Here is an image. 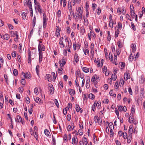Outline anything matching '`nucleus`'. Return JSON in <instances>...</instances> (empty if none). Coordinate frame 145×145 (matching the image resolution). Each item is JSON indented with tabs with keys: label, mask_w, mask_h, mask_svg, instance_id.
Returning <instances> with one entry per match:
<instances>
[{
	"label": "nucleus",
	"mask_w": 145,
	"mask_h": 145,
	"mask_svg": "<svg viewBox=\"0 0 145 145\" xmlns=\"http://www.w3.org/2000/svg\"><path fill=\"white\" fill-rule=\"evenodd\" d=\"M94 119L95 123L97 122L98 124L100 125L101 124L102 119L101 118H99L97 116H95Z\"/></svg>",
	"instance_id": "1"
},
{
	"label": "nucleus",
	"mask_w": 145,
	"mask_h": 145,
	"mask_svg": "<svg viewBox=\"0 0 145 145\" xmlns=\"http://www.w3.org/2000/svg\"><path fill=\"white\" fill-rule=\"evenodd\" d=\"M38 49L39 51V53H42V51L45 50V46L43 45L40 44L38 46Z\"/></svg>",
	"instance_id": "2"
},
{
	"label": "nucleus",
	"mask_w": 145,
	"mask_h": 145,
	"mask_svg": "<svg viewBox=\"0 0 145 145\" xmlns=\"http://www.w3.org/2000/svg\"><path fill=\"white\" fill-rule=\"evenodd\" d=\"M31 52L29 50H28V63H30V64H31Z\"/></svg>",
	"instance_id": "3"
},
{
	"label": "nucleus",
	"mask_w": 145,
	"mask_h": 145,
	"mask_svg": "<svg viewBox=\"0 0 145 145\" xmlns=\"http://www.w3.org/2000/svg\"><path fill=\"white\" fill-rule=\"evenodd\" d=\"M30 73H22V75H23L24 78L29 79L31 78V74Z\"/></svg>",
	"instance_id": "4"
},
{
	"label": "nucleus",
	"mask_w": 145,
	"mask_h": 145,
	"mask_svg": "<svg viewBox=\"0 0 145 145\" xmlns=\"http://www.w3.org/2000/svg\"><path fill=\"white\" fill-rule=\"evenodd\" d=\"M16 117L19 122H21L22 124H24L23 119H22L20 116L17 115Z\"/></svg>",
	"instance_id": "5"
},
{
	"label": "nucleus",
	"mask_w": 145,
	"mask_h": 145,
	"mask_svg": "<svg viewBox=\"0 0 145 145\" xmlns=\"http://www.w3.org/2000/svg\"><path fill=\"white\" fill-rule=\"evenodd\" d=\"M78 15L82 19V14L83 13V10L81 9V7H80L78 8Z\"/></svg>",
	"instance_id": "6"
},
{
	"label": "nucleus",
	"mask_w": 145,
	"mask_h": 145,
	"mask_svg": "<svg viewBox=\"0 0 145 145\" xmlns=\"http://www.w3.org/2000/svg\"><path fill=\"white\" fill-rule=\"evenodd\" d=\"M35 101L37 103H39L40 104H41L42 102L41 101V99L38 97H36V98H34Z\"/></svg>",
	"instance_id": "7"
},
{
	"label": "nucleus",
	"mask_w": 145,
	"mask_h": 145,
	"mask_svg": "<svg viewBox=\"0 0 145 145\" xmlns=\"http://www.w3.org/2000/svg\"><path fill=\"white\" fill-rule=\"evenodd\" d=\"M133 126L131 125H130L129 129V135H131L133 131Z\"/></svg>",
	"instance_id": "8"
},
{
	"label": "nucleus",
	"mask_w": 145,
	"mask_h": 145,
	"mask_svg": "<svg viewBox=\"0 0 145 145\" xmlns=\"http://www.w3.org/2000/svg\"><path fill=\"white\" fill-rule=\"evenodd\" d=\"M1 37L4 39L8 40L9 38V36L8 34H5L2 35Z\"/></svg>",
	"instance_id": "9"
},
{
	"label": "nucleus",
	"mask_w": 145,
	"mask_h": 145,
	"mask_svg": "<svg viewBox=\"0 0 145 145\" xmlns=\"http://www.w3.org/2000/svg\"><path fill=\"white\" fill-rule=\"evenodd\" d=\"M140 83L141 84H143L145 81V78L144 75H142L141 77V79L139 80Z\"/></svg>",
	"instance_id": "10"
},
{
	"label": "nucleus",
	"mask_w": 145,
	"mask_h": 145,
	"mask_svg": "<svg viewBox=\"0 0 145 145\" xmlns=\"http://www.w3.org/2000/svg\"><path fill=\"white\" fill-rule=\"evenodd\" d=\"M82 71L84 72H89V68L84 67H82Z\"/></svg>",
	"instance_id": "11"
},
{
	"label": "nucleus",
	"mask_w": 145,
	"mask_h": 145,
	"mask_svg": "<svg viewBox=\"0 0 145 145\" xmlns=\"http://www.w3.org/2000/svg\"><path fill=\"white\" fill-rule=\"evenodd\" d=\"M80 32L82 35H84L85 33V28L84 26H82L80 27Z\"/></svg>",
	"instance_id": "12"
},
{
	"label": "nucleus",
	"mask_w": 145,
	"mask_h": 145,
	"mask_svg": "<svg viewBox=\"0 0 145 145\" xmlns=\"http://www.w3.org/2000/svg\"><path fill=\"white\" fill-rule=\"evenodd\" d=\"M34 0V2L35 4V8L36 9V8L38 9V8L40 7V6L38 2H37V0Z\"/></svg>",
	"instance_id": "13"
},
{
	"label": "nucleus",
	"mask_w": 145,
	"mask_h": 145,
	"mask_svg": "<svg viewBox=\"0 0 145 145\" xmlns=\"http://www.w3.org/2000/svg\"><path fill=\"white\" fill-rule=\"evenodd\" d=\"M63 37L60 38L59 39V44L60 45H62V48H64L65 47V45L63 43Z\"/></svg>",
	"instance_id": "14"
},
{
	"label": "nucleus",
	"mask_w": 145,
	"mask_h": 145,
	"mask_svg": "<svg viewBox=\"0 0 145 145\" xmlns=\"http://www.w3.org/2000/svg\"><path fill=\"white\" fill-rule=\"evenodd\" d=\"M117 78V76L115 73H114L112 75L111 78L113 81H115L116 80Z\"/></svg>",
	"instance_id": "15"
},
{
	"label": "nucleus",
	"mask_w": 145,
	"mask_h": 145,
	"mask_svg": "<svg viewBox=\"0 0 145 145\" xmlns=\"http://www.w3.org/2000/svg\"><path fill=\"white\" fill-rule=\"evenodd\" d=\"M76 142L77 143L78 142L77 138L76 137H73L72 138V143L73 144H75L76 143Z\"/></svg>",
	"instance_id": "16"
},
{
	"label": "nucleus",
	"mask_w": 145,
	"mask_h": 145,
	"mask_svg": "<svg viewBox=\"0 0 145 145\" xmlns=\"http://www.w3.org/2000/svg\"><path fill=\"white\" fill-rule=\"evenodd\" d=\"M36 18L35 17V15L33 19V22L32 23V26L33 27V28H34L35 27V24H36Z\"/></svg>",
	"instance_id": "17"
},
{
	"label": "nucleus",
	"mask_w": 145,
	"mask_h": 145,
	"mask_svg": "<svg viewBox=\"0 0 145 145\" xmlns=\"http://www.w3.org/2000/svg\"><path fill=\"white\" fill-rule=\"evenodd\" d=\"M69 94L72 96L73 95L75 94V92L74 90L71 89H69Z\"/></svg>",
	"instance_id": "18"
},
{
	"label": "nucleus",
	"mask_w": 145,
	"mask_h": 145,
	"mask_svg": "<svg viewBox=\"0 0 145 145\" xmlns=\"http://www.w3.org/2000/svg\"><path fill=\"white\" fill-rule=\"evenodd\" d=\"M118 45L120 48H121L123 47V44L121 40L118 41Z\"/></svg>",
	"instance_id": "19"
},
{
	"label": "nucleus",
	"mask_w": 145,
	"mask_h": 145,
	"mask_svg": "<svg viewBox=\"0 0 145 145\" xmlns=\"http://www.w3.org/2000/svg\"><path fill=\"white\" fill-rule=\"evenodd\" d=\"M74 59L76 63H77L78 61L79 58L78 56V55L76 54L75 53L74 56Z\"/></svg>",
	"instance_id": "20"
},
{
	"label": "nucleus",
	"mask_w": 145,
	"mask_h": 145,
	"mask_svg": "<svg viewBox=\"0 0 145 145\" xmlns=\"http://www.w3.org/2000/svg\"><path fill=\"white\" fill-rule=\"evenodd\" d=\"M129 136L127 138V142L129 143L132 139V135H129Z\"/></svg>",
	"instance_id": "21"
},
{
	"label": "nucleus",
	"mask_w": 145,
	"mask_h": 145,
	"mask_svg": "<svg viewBox=\"0 0 145 145\" xmlns=\"http://www.w3.org/2000/svg\"><path fill=\"white\" fill-rule=\"evenodd\" d=\"M108 126H109L110 129H114V126L113 124V123L112 122H110L108 123Z\"/></svg>",
	"instance_id": "22"
},
{
	"label": "nucleus",
	"mask_w": 145,
	"mask_h": 145,
	"mask_svg": "<svg viewBox=\"0 0 145 145\" xmlns=\"http://www.w3.org/2000/svg\"><path fill=\"white\" fill-rule=\"evenodd\" d=\"M120 32L118 29L116 31H115V37L116 38L118 37V34Z\"/></svg>",
	"instance_id": "23"
},
{
	"label": "nucleus",
	"mask_w": 145,
	"mask_h": 145,
	"mask_svg": "<svg viewBox=\"0 0 145 145\" xmlns=\"http://www.w3.org/2000/svg\"><path fill=\"white\" fill-rule=\"evenodd\" d=\"M131 48L132 52L134 53L136 51V48L135 47V46H134V44H132Z\"/></svg>",
	"instance_id": "24"
},
{
	"label": "nucleus",
	"mask_w": 145,
	"mask_h": 145,
	"mask_svg": "<svg viewBox=\"0 0 145 145\" xmlns=\"http://www.w3.org/2000/svg\"><path fill=\"white\" fill-rule=\"evenodd\" d=\"M124 77L125 80H127L129 78V76L128 73H124Z\"/></svg>",
	"instance_id": "25"
},
{
	"label": "nucleus",
	"mask_w": 145,
	"mask_h": 145,
	"mask_svg": "<svg viewBox=\"0 0 145 145\" xmlns=\"http://www.w3.org/2000/svg\"><path fill=\"white\" fill-rule=\"evenodd\" d=\"M84 139L83 138L82 139V140L84 142V144H85L86 145H87L88 143L87 139L85 137H84Z\"/></svg>",
	"instance_id": "26"
},
{
	"label": "nucleus",
	"mask_w": 145,
	"mask_h": 145,
	"mask_svg": "<svg viewBox=\"0 0 145 145\" xmlns=\"http://www.w3.org/2000/svg\"><path fill=\"white\" fill-rule=\"evenodd\" d=\"M111 96H113L114 97H116V95L115 94L113 93V90H111L109 92Z\"/></svg>",
	"instance_id": "27"
},
{
	"label": "nucleus",
	"mask_w": 145,
	"mask_h": 145,
	"mask_svg": "<svg viewBox=\"0 0 145 145\" xmlns=\"http://www.w3.org/2000/svg\"><path fill=\"white\" fill-rule=\"evenodd\" d=\"M89 98L91 99H93L95 98V96L92 93H90L89 94Z\"/></svg>",
	"instance_id": "28"
},
{
	"label": "nucleus",
	"mask_w": 145,
	"mask_h": 145,
	"mask_svg": "<svg viewBox=\"0 0 145 145\" xmlns=\"http://www.w3.org/2000/svg\"><path fill=\"white\" fill-rule=\"evenodd\" d=\"M25 79L24 77H23V78L21 80V83L23 85H25L26 83V81L25 80Z\"/></svg>",
	"instance_id": "29"
},
{
	"label": "nucleus",
	"mask_w": 145,
	"mask_h": 145,
	"mask_svg": "<svg viewBox=\"0 0 145 145\" xmlns=\"http://www.w3.org/2000/svg\"><path fill=\"white\" fill-rule=\"evenodd\" d=\"M43 27L45 28V17H44V13H43Z\"/></svg>",
	"instance_id": "30"
},
{
	"label": "nucleus",
	"mask_w": 145,
	"mask_h": 145,
	"mask_svg": "<svg viewBox=\"0 0 145 145\" xmlns=\"http://www.w3.org/2000/svg\"><path fill=\"white\" fill-rule=\"evenodd\" d=\"M39 62H41L42 59V53H39Z\"/></svg>",
	"instance_id": "31"
},
{
	"label": "nucleus",
	"mask_w": 145,
	"mask_h": 145,
	"mask_svg": "<svg viewBox=\"0 0 145 145\" xmlns=\"http://www.w3.org/2000/svg\"><path fill=\"white\" fill-rule=\"evenodd\" d=\"M134 12V11L133 10L132 8L131 9L130 13L131 15V16H135V13Z\"/></svg>",
	"instance_id": "32"
},
{
	"label": "nucleus",
	"mask_w": 145,
	"mask_h": 145,
	"mask_svg": "<svg viewBox=\"0 0 145 145\" xmlns=\"http://www.w3.org/2000/svg\"><path fill=\"white\" fill-rule=\"evenodd\" d=\"M48 90L50 91V94H53L54 92V88H48Z\"/></svg>",
	"instance_id": "33"
},
{
	"label": "nucleus",
	"mask_w": 145,
	"mask_h": 145,
	"mask_svg": "<svg viewBox=\"0 0 145 145\" xmlns=\"http://www.w3.org/2000/svg\"><path fill=\"white\" fill-rule=\"evenodd\" d=\"M72 128V127L70 125H69L67 127V130L68 131H71Z\"/></svg>",
	"instance_id": "34"
},
{
	"label": "nucleus",
	"mask_w": 145,
	"mask_h": 145,
	"mask_svg": "<svg viewBox=\"0 0 145 145\" xmlns=\"http://www.w3.org/2000/svg\"><path fill=\"white\" fill-rule=\"evenodd\" d=\"M18 90H19V92L20 93H22L24 91V89H23V87H19L18 88Z\"/></svg>",
	"instance_id": "35"
},
{
	"label": "nucleus",
	"mask_w": 145,
	"mask_h": 145,
	"mask_svg": "<svg viewBox=\"0 0 145 145\" xmlns=\"http://www.w3.org/2000/svg\"><path fill=\"white\" fill-rule=\"evenodd\" d=\"M4 77L5 80V81L7 83H8V76L7 74H4Z\"/></svg>",
	"instance_id": "36"
},
{
	"label": "nucleus",
	"mask_w": 145,
	"mask_h": 145,
	"mask_svg": "<svg viewBox=\"0 0 145 145\" xmlns=\"http://www.w3.org/2000/svg\"><path fill=\"white\" fill-rule=\"evenodd\" d=\"M107 67L105 66L103 68V72H107Z\"/></svg>",
	"instance_id": "37"
},
{
	"label": "nucleus",
	"mask_w": 145,
	"mask_h": 145,
	"mask_svg": "<svg viewBox=\"0 0 145 145\" xmlns=\"http://www.w3.org/2000/svg\"><path fill=\"white\" fill-rule=\"evenodd\" d=\"M118 83V82H116L115 83L114 87L115 89H118L119 88Z\"/></svg>",
	"instance_id": "38"
},
{
	"label": "nucleus",
	"mask_w": 145,
	"mask_h": 145,
	"mask_svg": "<svg viewBox=\"0 0 145 145\" xmlns=\"http://www.w3.org/2000/svg\"><path fill=\"white\" fill-rule=\"evenodd\" d=\"M114 132L112 130V129H110V137H113L114 135Z\"/></svg>",
	"instance_id": "39"
},
{
	"label": "nucleus",
	"mask_w": 145,
	"mask_h": 145,
	"mask_svg": "<svg viewBox=\"0 0 145 145\" xmlns=\"http://www.w3.org/2000/svg\"><path fill=\"white\" fill-rule=\"evenodd\" d=\"M123 137L124 139H126L127 137V134L126 132H124L123 133Z\"/></svg>",
	"instance_id": "40"
},
{
	"label": "nucleus",
	"mask_w": 145,
	"mask_h": 145,
	"mask_svg": "<svg viewBox=\"0 0 145 145\" xmlns=\"http://www.w3.org/2000/svg\"><path fill=\"white\" fill-rule=\"evenodd\" d=\"M77 75H79V74H80V76L81 79H83L84 76V74L83 73H77Z\"/></svg>",
	"instance_id": "41"
},
{
	"label": "nucleus",
	"mask_w": 145,
	"mask_h": 145,
	"mask_svg": "<svg viewBox=\"0 0 145 145\" xmlns=\"http://www.w3.org/2000/svg\"><path fill=\"white\" fill-rule=\"evenodd\" d=\"M116 52L117 53V54L118 56L120 54V53H121V50L120 49H118L116 50Z\"/></svg>",
	"instance_id": "42"
},
{
	"label": "nucleus",
	"mask_w": 145,
	"mask_h": 145,
	"mask_svg": "<svg viewBox=\"0 0 145 145\" xmlns=\"http://www.w3.org/2000/svg\"><path fill=\"white\" fill-rule=\"evenodd\" d=\"M90 33H91V37L93 38L94 37V38H95V34H94V32H93V31H91Z\"/></svg>",
	"instance_id": "43"
},
{
	"label": "nucleus",
	"mask_w": 145,
	"mask_h": 145,
	"mask_svg": "<svg viewBox=\"0 0 145 145\" xmlns=\"http://www.w3.org/2000/svg\"><path fill=\"white\" fill-rule=\"evenodd\" d=\"M54 100L55 103L57 107H59V105L57 100L56 99H55Z\"/></svg>",
	"instance_id": "44"
},
{
	"label": "nucleus",
	"mask_w": 145,
	"mask_h": 145,
	"mask_svg": "<svg viewBox=\"0 0 145 145\" xmlns=\"http://www.w3.org/2000/svg\"><path fill=\"white\" fill-rule=\"evenodd\" d=\"M135 106L134 105L132 106L131 111V112H133V113L135 112Z\"/></svg>",
	"instance_id": "45"
},
{
	"label": "nucleus",
	"mask_w": 145,
	"mask_h": 145,
	"mask_svg": "<svg viewBox=\"0 0 145 145\" xmlns=\"http://www.w3.org/2000/svg\"><path fill=\"white\" fill-rule=\"evenodd\" d=\"M134 114V113H133V112H131V113L129 115V117L130 118H131V119H132V120H134V116H133V114Z\"/></svg>",
	"instance_id": "46"
},
{
	"label": "nucleus",
	"mask_w": 145,
	"mask_h": 145,
	"mask_svg": "<svg viewBox=\"0 0 145 145\" xmlns=\"http://www.w3.org/2000/svg\"><path fill=\"white\" fill-rule=\"evenodd\" d=\"M46 136H50V133L49 132V131L47 129H46Z\"/></svg>",
	"instance_id": "47"
},
{
	"label": "nucleus",
	"mask_w": 145,
	"mask_h": 145,
	"mask_svg": "<svg viewBox=\"0 0 145 145\" xmlns=\"http://www.w3.org/2000/svg\"><path fill=\"white\" fill-rule=\"evenodd\" d=\"M76 110L77 112H79V109L80 108V106L79 105H77V104L76 105Z\"/></svg>",
	"instance_id": "48"
},
{
	"label": "nucleus",
	"mask_w": 145,
	"mask_h": 145,
	"mask_svg": "<svg viewBox=\"0 0 145 145\" xmlns=\"http://www.w3.org/2000/svg\"><path fill=\"white\" fill-rule=\"evenodd\" d=\"M62 63H63V64L65 65L66 61V59L65 58L63 57L62 58Z\"/></svg>",
	"instance_id": "49"
},
{
	"label": "nucleus",
	"mask_w": 145,
	"mask_h": 145,
	"mask_svg": "<svg viewBox=\"0 0 145 145\" xmlns=\"http://www.w3.org/2000/svg\"><path fill=\"white\" fill-rule=\"evenodd\" d=\"M34 91L35 93L38 94L39 93L38 89L37 88H35L34 89Z\"/></svg>",
	"instance_id": "50"
},
{
	"label": "nucleus",
	"mask_w": 145,
	"mask_h": 145,
	"mask_svg": "<svg viewBox=\"0 0 145 145\" xmlns=\"http://www.w3.org/2000/svg\"><path fill=\"white\" fill-rule=\"evenodd\" d=\"M23 19L25 20L26 18V14L25 12H23L22 14Z\"/></svg>",
	"instance_id": "51"
},
{
	"label": "nucleus",
	"mask_w": 145,
	"mask_h": 145,
	"mask_svg": "<svg viewBox=\"0 0 145 145\" xmlns=\"http://www.w3.org/2000/svg\"><path fill=\"white\" fill-rule=\"evenodd\" d=\"M56 35L58 37V36H59L60 34V30H56Z\"/></svg>",
	"instance_id": "52"
},
{
	"label": "nucleus",
	"mask_w": 145,
	"mask_h": 145,
	"mask_svg": "<svg viewBox=\"0 0 145 145\" xmlns=\"http://www.w3.org/2000/svg\"><path fill=\"white\" fill-rule=\"evenodd\" d=\"M128 91H129V93L130 95H132V94H133L132 91V90L131 87H130L129 88Z\"/></svg>",
	"instance_id": "53"
},
{
	"label": "nucleus",
	"mask_w": 145,
	"mask_h": 145,
	"mask_svg": "<svg viewBox=\"0 0 145 145\" xmlns=\"http://www.w3.org/2000/svg\"><path fill=\"white\" fill-rule=\"evenodd\" d=\"M78 132L79 133V134L81 136L83 133V132L82 130L81 129H79L78 131Z\"/></svg>",
	"instance_id": "54"
},
{
	"label": "nucleus",
	"mask_w": 145,
	"mask_h": 145,
	"mask_svg": "<svg viewBox=\"0 0 145 145\" xmlns=\"http://www.w3.org/2000/svg\"><path fill=\"white\" fill-rule=\"evenodd\" d=\"M139 54L138 52L137 54H136V55L135 56V57H134V59L135 60H136L137 59L139 55Z\"/></svg>",
	"instance_id": "55"
},
{
	"label": "nucleus",
	"mask_w": 145,
	"mask_h": 145,
	"mask_svg": "<svg viewBox=\"0 0 145 145\" xmlns=\"http://www.w3.org/2000/svg\"><path fill=\"white\" fill-rule=\"evenodd\" d=\"M118 29L119 28L120 29H121L122 28V25L121 24L120 22H118Z\"/></svg>",
	"instance_id": "56"
},
{
	"label": "nucleus",
	"mask_w": 145,
	"mask_h": 145,
	"mask_svg": "<svg viewBox=\"0 0 145 145\" xmlns=\"http://www.w3.org/2000/svg\"><path fill=\"white\" fill-rule=\"evenodd\" d=\"M34 136L35 138L37 140H38V135L37 133V132H34Z\"/></svg>",
	"instance_id": "57"
},
{
	"label": "nucleus",
	"mask_w": 145,
	"mask_h": 145,
	"mask_svg": "<svg viewBox=\"0 0 145 145\" xmlns=\"http://www.w3.org/2000/svg\"><path fill=\"white\" fill-rule=\"evenodd\" d=\"M120 65L121 67H124L125 66V64L124 63L121 62L120 63Z\"/></svg>",
	"instance_id": "58"
},
{
	"label": "nucleus",
	"mask_w": 145,
	"mask_h": 145,
	"mask_svg": "<svg viewBox=\"0 0 145 145\" xmlns=\"http://www.w3.org/2000/svg\"><path fill=\"white\" fill-rule=\"evenodd\" d=\"M97 106L98 108H99L101 106V103L100 101H98L97 103Z\"/></svg>",
	"instance_id": "59"
},
{
	"label": "nucleus",
	"mask_w": 145,
	"mask_h": 145,
	"mask_svg": "<svg viewBox=\"0 0 145 145\" xmlns=\"http://www.w3.org/2000/svg\"><path fill=\"white\" fill-rule=\"evenodd\" d=\"M131 25L132 28L133 29V30L135 31L136 30V28L133 23L132 22L131 23Z\"/></svg>",
	"instance_id": "60"
},
{
	"label": "nucleus",
	"mask_w": 145,
	"mask_h": 145,
	"mask_svg": "<svg viewBox=\"0 0 145 145\" xmlns=\"http://www.w3.org/2000/svg\"><path fill=\"white\" fill-rule=\"evenodd\" d=\"M109 19L110 20V23H112L113 22L112 20V16L111 14L110 15Z\"/></svg>",
	"instance_id": "61"
},
{
	"label": "nucleus",
	"mask_w": 145,
	"mask_h": 145,
	"mask_svg": "<svg viewBox=\"0 0 145 145\" xmlns=\"http://www.w3.org/2000/svg\"><path fill=\"white\" fill-rule=\"evenodd\" d=\"M132 57H133V56H132L131 53L130 55H129V60L130 61H131V60H132L131 58Z\"/></svg>",
	"instance_id": "62"
},
{
	"label": "nucleus",
	"mask_w": 145,
	"mask_h": 145,
	"mask_svg": "<svg viewBox=\"0 0 145 145\" xmlns=\"http://www.w3.org/2000/svg\"><path fill=\"white\" fill-rule=\"evenodd\" d=\"M95 76H93L91 80L92 82H94L95 81L96 79L95 78Z\"/></svg>",
	"instance_id": "63"
},
{
	"label": "nucleus",
	"mask_w": 145,
	"mask_h": 145,
	"mask_svg": "<svg viewBox=\"0 0 145 145\" xmlns=\"http://www.w3.org/2000/svg\"><path fill=\"white\" fill-rule=\"evenodd\" d=\"M10 33L11 34L12 36L13 37H14L16 33H15L14 32L12 31H10Z\"/></svg>",
	"instance_id": "64"
}]
</instances>
